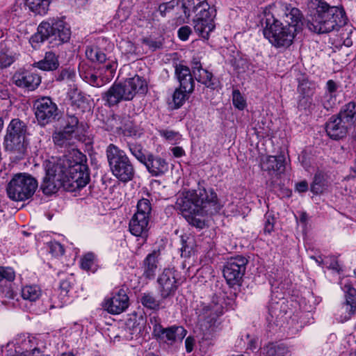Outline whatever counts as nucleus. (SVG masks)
I'll list each match as a JSON object with an SVG mask.
<instances>
[{"label": "nucleus", "instance_id": "1", "mask_svg": "<svg viewBox=\"0 0 356 356\" xmlns=\"http://www.w3.org/2000/svg\"><path fill=\"white\" fill-rule=\"evenodd\" d=\"M85 155L76 149H72L61 158L45 160V176L40 186L42 192L49 195L56 193L61 187L70 191L85 187L90 180Z\"/></svg>", "mask_w": 356, "mask_h": 356}, {"label": "nucleus", "instance_id": "2", "mask_svg": "<svg viewBox=\"0 0 356 356\" xmlns=\"http://www.w3.org/2000/svg\"><path fill=\"white\" fill-rule=\"evenodd\" d=\"M264 35L277 48L288 47L302 29V14L299 9L282 2L269 6Z\"/></svg>", "mask_w": 356, "mask_h": 356}, {"label": "nucleus", "instance_id": "3", "mask_svg": "<svg viewBox=\"0 0 356 356\" xmlns=\"http://www.w3.org/2000/svg\"><path fill=\"white\" fill-rule=\"evenodd\" d=\"M221 207L214 190L200 186L179 193L175 202V209L188 224L199 229L205 227L207 216L218 213Z\"/></svg>", "mask_w": 356, "mask_h": 356}, {"label": "nucleus", "instance_id": "4", "mask_svg": "<svg viewBox=\"0 0 356 356\" xmlns=\"http://www.w3.org/2000/svg\"><path fill=\"white\" fill-rule=\"evenodd\" d=\"M307 7L311 13L307 27L314 33H329L347 22L344 10L331 6L325 0H309Z\"/></svg>", "mask_w": 356, "mask_h": 356}, {"label": "nucleus", "instance_id": "5", "mask_svg": "<svg viewBox=\"0 0 356 356\" xmlns=\"http://www.w3.org/2000/svg\"><path fill=\"white\" fill-rule=\"evenodd\" d=\"M147 83L143 78L136 75L123 82L114 83L102 95V99L109 106L117 105L122 101H130L136 94H145Z\"/></svg>", "mask_w": 356, "mask_h": 356}, {"label": "nucleus", "instance_id": "6", "mask_svg": "<svg viewBox=\"0 0 356 356\" xmlns=\"http://www.w3.org/2000/svg\"><path fill=\"white\" fill-rule=\"evenodd\" d=\"M71 35L70 28L62 19L53 18L42 22L38 27V32L31 38L33 42L48 40L52 46H58L67 42Z\"/></svg>", "mask_w": 356, "mask_h": 356}, {"label": "nucleus", "instance_id": "7", "mask_svg": "<svg viewBox=\"0 0 356 356\" xmlns=\"http://www.w3.org/2000/svg\"><path fill=\"white\" fill-rule=\"evenodd\" d=\"M106 154L111 171L118 179L127 182L133 179L134 168L123 150L113 144H110L106 148Z\"/></svg>", "mask_w": 356, "mask_h": 356}, {"label": "nucleus", "instance_id": "8", "mask_svg": "<svg viewBox=\"0 0 356 356\" xmlns=\"http://www.w3.org/2000/svg\"><path fill=\"white\" fill-rule=\"evenodd\" d=\"M38 186L37 180L31 175L27 173H18L10 179L6 191L11 200L24 201L33 195Z\"/></svg>", "mask_w": 356, "mask_h": 356}, {"label": "nucleus", "instance_id": "9", "mask_svg": "<svg viewBox=\"0 0 356 356\" xmlns=\"http://www.w3.org/2000/svg\"><path fill=\"white\" fill-rule=\"evenodd\" d=\"M216 10L207 1L200 2L196 6V15L193 19L195 31L202 38L208 39L209 33L215 28L213 19Z\"/></svg>", "mask_w": 356, "mask_h": 356}, {"label": "nucleus", "instance_id": "10", "mask_svg": "<svg viewBox=\"0 0 356 356\" xmlns=\"http://www.w3.org/2000/svg\"><path fill=\"white\" fill-rule=\"evenodd\" d=\"M26 126L18 119L11 120L5 136V147L13 153H24L26 149Z\"/></svg>", "mask_w": 356, "mask_h": 356}, {"label": "nucleus", "instance_id": "11", "mask_svg": "<svg viewBox=\"0 0 356 356\" xmlns=\"http://www.w3.org/2000/svg\"><path fill=\"white\" fill-rule=\"evenodd\" d=\"M151 211V204L147 199L143 198L138 201L137 211L131 218L129 225L131 234L136 236H146Z\"/></svg>", "mask_w": 356, "mask_h": 356}, {"label": "nucleus", "instance_id": "12", "mask_svg": "<svg viewBox=\"0 0 356 356\" xmlns=\"http://www.w3.org/2000/svg\"><path fill=\"white\" fill-rule=\"evenodd\" d=\"M117 67L118 63L115 59L106 58V61L103 63V65L98 68V74L90 72H83L80 70V76L90 85L95 87H102L113 79Z\"/></svg>", "mask_w": 356, "mask_h": 356}, {"label": "nucleus", "instance_id": "13", "mask_svg": "<svg viewBox=\"0 0 356 356\" xmlns=\"http://www.w3.org/2000/svg\"><path fill=\"white\" fill-rule=\"evenodd\" d=\"M221 308L218 305L211 307L201 304L196 309L200 329L205 334L214 332L219 325L218 317L221 314Z\"/></svg>", "mask_w": 356, "mask_h": 356}, {"label": "nucleus", "instance_id": "14", "mask_svg": "<svg viewBox=\"0 0 356 356\" xmlns=\"http://www.w3.org/2000/svg\"><path fill=\"white\" fill-rule=\"evenodd\" d=\"M150 322L153 326L154 336L169 345L181 342L186 335L187 332L182 326L173 325L164 328L155 316L150 318Z\"/></svg>", "mask_w": 356, "mask_h": 356}, {"label": "nucleus", "instance_id": "15", "mask_svg": "<svg viewBox=\"0 0 356 356\" xmlns=\"http://www.w3.org/2000/svg\"><path fill=\"white\" fill-rule=\"evenodd\" d=\"M248 260L238 256L231 258L225 264L223 269V275L229 286L240 284L245 274Z\"/></svg>", "mask_w": 356, "mask_h": 356}, {"label": "nucleus", "instance_id": "16", "mask_svg": "<svg viewBox=\"0 0 356 356\" xmlns=\"http://www.w3.org/2000/svg\"><path fill=\"white\" fill-rule=\"evenodd\" d=\"M33 108L36 119L42 126L51 122L58 115L57 105L48 97L36 99Z\"/></svg>", "mask_w": 356, "mask_h": 356}, {"label": "nucleus", "instance_id": "17", "mask_svg": "<svg viewBox=\"0 0 356 356\" xmlns=\"http://www.w3.org/2000/svg\"><path fill=\"white\" fill-rule=\"evenodd\" d=\"M158 291L162 298L172 296L177 289L176 271L173 268H165L157 279Z\"/></svg>", "mask_w": 356, "mask_h": 356}, {"label": "nucleus", "instance_id": "18", "mask_svg": "<svg viewBox=\"0 0 356 356\" xmlns=\"http://www.w3.org/2000/svg\"><path fill=\"white\" fill-rule=\"evenodd\" d=\"M129 298L123 289H120L108 299L104 305L106 309L111 314H119L128 307Z\"/></svg>", "mask_w": 356, "mask_h": 356}, {"label": "nucleus", "instance_id": "19", "mask_svg": "<svg viewBox=\"0 0 356 356\" xmlns=\"http://www.w3.org/2000/svg\"><path fill=\"white\" fill-rule=\"evenodd\" d=\"M13 80L17 86L31 90H35L41 82L40 76L36 74L22 70L15 73Z\"/></svg>", "mask_w": 356, "mask_h": 356}, {"label": "nucleus", "instance_id": "20", "mask_svg": "<svg viewBox=\"0 0 356 356\" xmlns=\"http://www.w3.org/2000/svg\"><path fill=\"white\" fill-rule=\"evenodd\" d=\"M143 164L148 172L154 177L164 175L168 170V163L163 158L154 156L152 154H147V159Z\"/></svg>", "mask_w": 356, "mask_h": 356}, {"label": "nucleus", "instance_id": "21", "mask_svg": "<svg viewBox=\"0 0 356 356\" xmlns=\"http://www.w3.org/2000/svg\"><path fill=\"white\" fill-rule=\"evenodd\" d=\"M350 127L338 116H332L326 124V132L331 138L337 140L344 137Z\"/></svg>", "mask_w": 356, "mask_h": 356}, {"label": "nucleus", "instance_id": "22", "mask_svg": "<svg viewBox=\"0 0 356 356\" xmlns=\"http://www.w3.org/2000/svg\"><path fill=\"white\" fill-rule=\"evenodd\" d=\"M285 157L284 155L280 154L277 156H268L262 159L261 166L262 170L271 172L276 174H281L285 170L284 166Z\"/></svg>", "mask_w": 356, "mask_h": 356}, {"label": "nucleus", "instance_id": "23", "mask_svg": "<svg viewBox=\"0 0 356 356\" xmlns=\"http://www.w3.org/2000/svg\"><path fill=\"white\" fill-rule=\"evenodd\" d=\"M193 74L195 79L211 89L216 88V81L213 79V74L202 67L198 62L193 66Z\"/></svg>", "mask_w": 356, "mask_h": 356}, {"label": "nucleus", "instance_id": "24", "mask_svg": "<svg viewBox=\"0 0 356 356\" xmlns=\"http://www.w3.org/2000/svg\"><path fill=\"white\" fill-rule=\"evenodd\" d=\"M340 312L344 321H347L356 312V290L349 288L346 294V301L341 305Z\"/></svg>", "mask_w": 356, "mask_h": 356}, {"label": "nucleus", "instance_id": "25", "mask_svg": "<svg viewBox=\"0 0 356 356\" xmlns=\"http://www.w3.org/2000/svg\"><path fill=\"white\" fill-rule=\"evenodd\" d=\"M159 250H154L143 261V275L147 279H153L158 268Z\"/></svg>", "mask_w": 356, "mask_h": 356}, {"label": "nucleus", "instance_id": "26", "mask_svg": "<svg viewBox=\"0 0 356 356\" xmlns=\"http://www.w3.org/2000/svg\"><path fill=\"white\" fill-rule=\"evenodd\" d=\"M72 130L63 129V130L55 131L52 135V139L54 144L58 147H67L72 144L73 139Z\"/></svg>", "mask_w": 356, "mask_h": 356}, {"label": "nucleus", "instance_id": "27", "mask_svg": "<svg viewBox=\"0 0 356 356\" xmlns=\"http://www.w3.org/2000/svg\"><path fill=\"white\" fill-rule=\"evenodd\" d=\"M337 116L352 127L356 122V104L354 102L348 103L343 107Z\"/></svg>", "mask_w": 356, "mask_h": 356}, {"label": "nucleus", "instance_id": "28", "mask_svg": "<svg viewBox=\"0 0 356 356\" xmlns=\"http://www.w3.org/2000/svg\"><path fill=\"white\" fill-rule=\"evenodd\" d=\"M288 348L283 344L268 343L261 350L264 356H288Z\"/></svg>", "mask_w": 356, "mask_h": 356}, {"label": "nucleus", "instance_id": "29", "mask_svg": "<svg viewBox=\"0 0 356 356\" xmlns=\"http://www.w3.org/2000/svg\"><path fill=\"white\" fill-rule=\"evenodd\" d=\"M35 65L40 70L49 71L57 69L59 63L55 54L53 52H47L44 58L36 63Z\"/></svg>", "mask_w": 356, "mask_h": 356}, {"label": "nucleus", "instance_id": "30", "mask_svg": "<svg viewBox=\"0 0 356 356\" xmlns=\"http://www.w3.org/2000/svg\"><path fill=\"white\" fill-rule=\"evenodd\" d=\"M21 295L24 300L35 302L41 296L42 291L37 285H26L22 287Z\"/></svg>", "mask_w": 356, "mask_h": 356}, {"label": "nucleus", "instance_id": "31", "mask_svg": "<svg viewBox=\"0 0 356 356\" xmlns=\"http://www.w3.org/2000/svg\"><path fill=\"white\" fill-rule=\"evenodd\" d=\"M50 0H27L29 9L36 15H43L47 13Z\"/></svg>", "mask_w": 356, "mask_h": 356}, {"label": "nucleus", "instance_id": "32", "mask_svg": "<svg viewBox=\"0 0 356 356\" xmlns=\"http://www.w3.org/2000/svg\"><path fill=\"white\" fill-rule=\"evenodd\" d=\"M119 120H120V122L118 128L122 130L125 134L131 136H136L140 134L138 127L132 124L129 118L124 117L121 118L119 117Z\"/></svg>", "mask_w": 356, "mask_h": 356}, {"label": "nucleus", "instance_id": "33", "mask_svg": "<svg viewBox=\"0 0 356 356\" xmlns=\"http://www.w3.org/2000/svg\"><path fill=\"white\" fill-rule=\"evenodd\" d=\"M86 56L92 62L103 63L106 60L105 54L96 47H87Z\"/></svg>", "mask_w": 356, "mask_h": 356}, {"label": "nucleus", "instance_id": "34", "mask_svg": "<svg viewBox=\"0 0 356 356\" xmlns=\"http://www.w3.org/2000/svg\"><path fill=\"white\" fill-rule=\"evenodd\" d=\"M81 267L86 270L95 272L97 268L95 255L92 252L84 254L81 259Z\"/></svg>", "mask_w": 356, "mask_h": 356}, {"label": "nucleus", "instance_id": "35", "mask_svg": "<svg viewBox=\"0 0 356 356\" xmlns=\"http://www.w3.org/2000/svg\"><path fill=\"white\" fill-rule=\"evenodd\" d=\"M129 149L131 154L141 163L143 164L147 159V154H145L143 147L141 145L136 143H129Z\"/></svg>", "mask_w": 356, "mask_h": 356}, {"label": "nucleus", "instance_id": "36", "mask_svg": "<svg viewBox=\"0 0 356 356\" xmlns=\"http://www.w3.org/2000/svg\"><path fill=\"white\" fill-rule=\"evenodd\" d=\"M140 302L144 307L150 309H156L159 307V302L150 293H143Z\"/></svg>", "mask_w": 356, "mask_h": 356}, {"label": "nucleus", "instance_id": "37", "mask_svg": "<svg viewBox=\"0 0 356 356\" xmlns=\"http://www.w3.org/2000/svg\"><path fill=\"white\" fill-rule=\"evenodd\" d=\"M321 102L323 106L325 109L329 110L334 107L337 104V96H336L335 95L325 92L324 95L321 98Z\"/></svg>", "mask_w": 356, "mask_h": 356}, {"label": "nucleus", "instance_id": "38", "mask_svg": "<svg viewBox=\"0 0 356 356\" xmlns=\"http://www.w3.org/2000/svg\"><path fill=\"white\" fill-rule=\"evenodd\" d=\"M176 4L182 9L186 17L190 16L191 10L196 13L197 5L195 6L193 0H178Z\"/></svg>", "mask_w": 356, "mask_h": 356}, {"label": "nucleus", "instance_id": "39", "mask_svg": "<svg viewBox=\"0 0 356 356\" xmlns=\"http://www.w3.org/2000/svg\"><path fill=\"white\" fill-rule=\"evenodd\" d=\"M160 135L172 144H177L181 140V136L172 130H161Z\"/></svg>", "mask_w": 356, "mask_h": 356}, {"label": "nucleus", "instance_id": "40", "mask_svg": "<svg viewBox=\"0 0 356 356\" xmlns=\"http://www.w3.org/2000/svg\"><path fill=\"white\" fill-rule=\"evenodd\" d=\"M232 102L234 106L239 110H243L246 106V102L238 90H235L232 92Z\"/></svg>", "mask_w": 356, "mask_h": 356}, {"label": "nucleus", "instance_id": "41", "mask_svg": "<svg viewBox=\"0 0 356 356\" xmlns=\"http://www.w3.org/2000/svg\"><path fill=\"white\" fill-rule=\"evenodd\" d=\"M190 92H186L184 91V90L181 89H177L174 94H173V102L176 106L177 108H179L181 106L184 102L186 100L187 94H189Z\"/></svg>", "mask_w": 356, "mask_h": 356}, {"label": "nucleus", "instance_id": "42", "mask_svg": "<svg viewBox=\"0 0 356 356\" xmlns=\"http://www.w3.org/2000/svg\"><path fill=\"white\" fill-rule=\"evenodd\" d=\"M298 92L301 96L312 97L314 87L311 83L303 81L298 86Z\"/></svg>", "mask_w": 356, "mask_h": 356}, {"label": "nucleus", "instance_id": "43", "mask_svg": "<svg viewBox=\"0 0 356 356\" xmlns=\"http://www.w3.org/2000/svg\"><path fill=\"white\" fill-rule=\"evenodd\" d=\"M180 88L186 92H192L194 90V81L192 74L179 80Z\"/></svg>", "mask_w": 356, "mask_h": 356}, {"label": "nucleus", "instance_id": "44", "mask_svg": "<svg viewBox=\"0 0 356 356\" xmlns=\"http://www.w3.org/2000/svg\"><path fill=\"white\" fill-rule=\"evenodd\" d=\"M76 76V72L73 68H66L61 70L58 79L60 81H74Z\"/></svg>", "mask_w": 356, "mask_h": 356}, {"label": "nucleus", "instance_id": "45", "mask_svg": "<svg viewBox=\"0 0 356 356\" xmlns=\"http://www.w3.org/2000/svg\"><path fill=\"white\" fill-rule=\"evenodd\" d=\"M15 274L13 268L0 266V281L6 280L10 282L15 279Z\"/></svg>", "mask_w": 356, "mask_h": 356}, {"label": "nucleus", "instance_id": "46", "mask_svg": "<svg viewBox=\"0 0 356 356\" xmlns=\"http://www.w3.org/2000/svg\"><path fill=\"white\" fill-rule=\"evenodd\" d=\"M75 279L72 275L69 276L67 279L62 280L60 284L61 293H65V295H67V293L72 288Z\"/></svg>", "mask_w": 356, "mask_h": 356}, {"label": "nucleus", "instance_id": "47", "mask_svg": "<svg viewBox=\"0 0 356 356\" xmlns=\"http://www.w3.org/2000/svg\"><path fill=\"white\" fill-rule=\"evenodd\" d=\"M66 126L65 129L67 130H72V132L74 133L76 129L77 128L79 124V120L76 116L73 114H69L67 113V119H66Z\"/></svg>", "mask_w": 356, "mask_h": 356}, {"label": "nucleus", "instance_id": "48", "mask_svg": "<svg viewBox=\"0 0 356 356\" xmlns=\"http://www.w3.org/2000/svg\"><path fill=\"white\" fill-rule=\"evenodd\" d=\"M175 74L179 81L183 78H186V76L191 75L190 69L183 65H177L175 69Z\"/></svg>", "mask_w": 356, "mask_h": 356}, {"label": "nucleus", "instance_id": "49", "mask_svg": "<svg viewBox=\"0 0 356 356\" xmlns=\"http://www.w3.org/2000/svg\"><path fill=\"white\" fill-rule=\"evenodd\" d=\"M339 86L333 80H329L326 83L325 91L328 94L335 95L338 97Z\"/></svg>", "mask_w": 356, "mask_h": 356}, {"label": "nucleus", "instance_id": "50", "mask_svg": "<svg viewBox=\"0 0 356 356\" xmlns=\"http://www.w3.org/2000/svg\"><path fill=\"white\" fill-rule=\"evenodd\" d=\"M50 252L54 256H60L64 254L63 245L58 242H53L50 244Z\"/></svg>", "mask_w": 356, "mask_h": 356}, {"label": "nucleus", "instance_id": "51", "mask_svg": "<svg viewBox=\"0 0 356 356\" xmlns=\"http://www.w3.org/2000/svg\"><path fill=\"white\" fill-rule=\"evenodd\" d=\"M325 265L330 269L336 272H339L341 270L340 265L338 261L334 257L327 258L325 259Z\"/></svg>", "mask_w": 356, "mask_h": 356}, {"label": "nucleus", "instance_id": "52", "mask_svg": "<svg viewBox=\"0 0 356 356\" xmlns=\"http://www.w3.org/2000/svg\"><path fill=\"white\" fill-rule=\"evenodd\" d=\"M13 56L6 53L0 54V67H7L13 63Z\"/></svg>", "mask_w": 356, "mask_h": 356}, {"label": "nucleus", "instance_id": "53", "mask_svg": "<svg viewBox=\"0 0 356 356\" xmlns=\"http://www.w3.org/2000/svg\"><path fill=\"white\" fill-rule=\"evenodd\" d=\"M176 4L175 1H171L167 3H162L159 7V10L161 15L164 16L166 13L172 10Z\"/></svg>", "mask_w": 356, "mask_h": 356}, {"label": "nucleus", "instance_id": "54", "mask_svg": "<svg viewBox=\"0 0 356 356\" xmlns=\"http://www.w3.org/2000/svg\"><path fill=\"white\" fill-rule=\"evenodd\" d=\"M275 219L270 215L266 216V220L264 223V232L266 233H271L274 229Z\"/></svg>", "mask_w": 356, "mask_h": 356}, {"label": "nucleus", "instance_id": "55", "mask_svg": "<svg viewBox=\"0 0 356 356\" xmlns=\"http://www.w3.org/2000/svg\"><path fill=\"white\" fill-rule=\"evenodd\" d=\"M312 97L302 96L299 100L298 106L304 109H310L312 106Z\"/></svg>", "mask_w": 356, "mask_h": 356}, {"label": "nucleus", "instance_id": "56", "mask_svg": "<svg viewBox=\"0 0 356 356\" xmlns=\"http://www.w3.org/2000/svg\"><path fill=\"white\" fill-rule=\"evenodd\" d=\"M191 33V28L188 26H182L178 31L179 37L181 40H186Z\"/></svg>", "mask_w": 356, "mask_h": 356}, {"label": "nucleus", "instance_id": "57", "mask_svg": "<svg viewBox=\"0 0 356 356\" xmlns=\"http://www.w3.org/2000/svg\"><path fill=\"white\" fill-rule=\"evenodd\" d=\"M68 97L72 104H76L81 99L80 93L76 89H72L68 92Z\"/></svg>", "mask_w": 356, "mask_h": 356}, {"label": "nucleus", "instance_id": "58", "mask_svg": "<svg viewBox=\"0 0 356 356\" xmlns=\"http://www.w3.org/2000/svg\"><path fill=\"white\" fill-rule=\"evenodd\" d=\"M317 176L315 177L313 184L311 186V191L314 193H319L323 191V186L321 183H316Z\"/></svg>", "mask_w": 356, "mask_h": 356}, {"label": "nucleus", "instance_id": "59", "mask_svg": "<svg viewBox=\"0 0 356 356\" xmlns=\"http://www.w3.org/2000/svg\"><path fill=\"white\" fill-rule=\"evenodd\" d=\"M194 344H195V339L193 337H188L186 339L185 346H186V351L188 353H191L193 350Z\"/></svg>", "mask_w": 356, "mask_h": 356}, {"label": "nucleus", "instance_id": "60", "mask_svg": "<svg viewBox=\"0 0 356 356\" xmlns=\"http://www.w3.org/2000/svg\"><path fill=\"white\" fill-rule=\"evenodd\" d=\"M171 151L173 155L177 158L181 157L185 154V151L181 147H175L172 148Z\"/></svg>", "mask_w": 356, "mask_h": 356}, {"label": "nucleus", "instance_id": "61", "mask_svg": "<svg viewBox=\"0 0 356 356\" xmlns=\"http://www.w3.org/2000/svg\"><path fill=\"white\" fill-rule=\"evenodd\" d=\"M191 251L192 247H189L187 244L183 245L181 248V256L185 257H189L191 255Z\"/></svg>", "mask_w": 356, "mask_h": 356}, {"label": "nucleus", "instance_id": "62", "mask_svg": "<svg viewBox=\"0 0 356 356\" xmlns=\"http://www.w3.org/2000/svg\"><path fill=\"white\" fill-rule=\"evenodd\" d=\"M296 188L298 192H305L306 191H307L308 184L306 181H301L296 184Z\"/></svg>", "mask_w": 356, "mask_h": 356}, {"label": "nucleus", "instance_id": "63", "mask_svg": "<svg viewBox=\"0 0 356 356\" xmlns=\"http://www.w3.org/2000/svg\"><path fill=\"white\" fill-rule=\"evenodd\" d=\"M144 42L146 43L149 47H152L154 49H155L159 47V45H158L156 42H154L152 40H144Z\"/></svg>", "mask_w": 356, "mask_h": 356}, {"label": "nucleus", "instance_id": "64", "mask_svg": "<svg viewBox=\"0 0 356 356\" xmlns=\"http://www.w3.org/2000/svg\"><path fill=\"white\" fill-rule=\"evenodd\" d=\"M5 297H6L8 298H14V293H13V290L10 289V288H8L6 289V293L5 294Z\"/></svg>", "mask_w": 356, "mask_h": 356}]
</instances>
